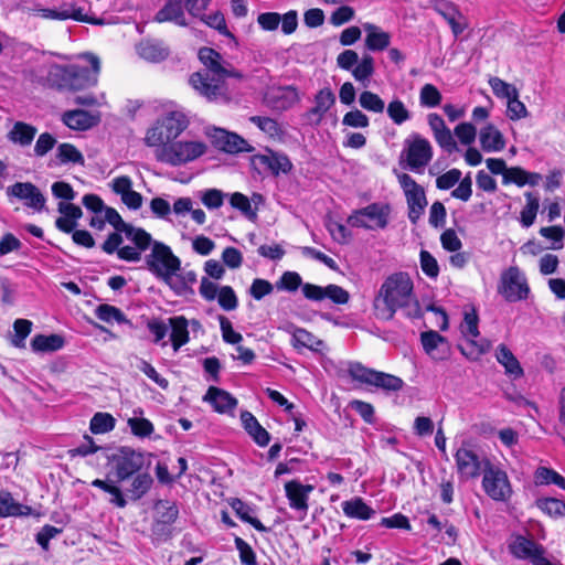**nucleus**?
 <instances>
[{"label":"nucleus","instance_id":"nucleus-59","mask_svg":"<svg viewBox=\"0 0 565 565\" xmlns=\"http://www.w3.org/2000/svg\"><path fill=\"white\" fill-rule=\"evenodd\" d=\"M202 20L211 28L218 31L220 34L235 40L234 34L227 29L224 15L221 12H215L206 17H202Z\"/></svg>","mask_w":565,"mask_h":565},{"label":"nucleus","instance_id":"nucleus-3","mask_svg":"<svg viewBox=\"0 0 565 565\" xmlns=\"http://www.w3.org/2000/svg\"><path fill=\"white\" fill-rule=\"evenodd\" d=\"M83 56L89 63L90 67L78 64H52L47 71V84L58 90L70 92H77L95 86L100 71V61L92 53H86Z\"/></svg>","mask_w":565,"mask_h":565},{"label":"nucleus","instance_id":"nucleus-13","mask_svg":"<svg viewBox=\"0 0 565 565\" xmlns=\"http://www.w3.org/2000/svg\"><path fill=\"white\" fill-rule=\"evenodd\" d=\"M458 472L463 478H477L490 461L476 450L466 446L460 447L455 455Z\"/></svg>","mask_w":565,"mask_h":565},{"label":"nucleus","instance_id":"nucleus-17","mask_svg":"<svg viewBox=\"0 0 565 565\" xmlns=\"http://www.w3.org/2000/svg\"><path fill=\"white\" fill-rule=\"evenodd\" d=\"M312 490V486L302 484L298 480H291L285 484L286 497L289 500V505L290 508L301 513L299 518L300 520H303V518L307 515L309 508L308 497Z\"/></svg>","mask_w":565,"mask_h":565},{"label":"nucleus","instance_id":"nucleus-53","mask_svg":"<svg viewBox=\"0 0 565 565\" xmlns=\"http://www.w3.org/2000/svg\"><path fill=\"white\" fill-rule=\"evenodd\" d=\"M96 317L107 323L116 321L118 323L127 322L122 311L110 305H99L95 310Z\"/></svg>","mask_w":565,"mask_h":565},{"label":"nucleus","instance_id":"nucleus-2","mask_svg":"<svg viewBox=\"0 0 565 565\" xmlns=\"http://www.w3.org/2000/svg\"><path fill=\"white\" fill-rule=\"evenodd\" d=\"M199 58L207 70L206 74L194 73L190 77V84L201 95L213 100L224 92V81L228 77L242 79L243 74L235 68L223 66L222 56L211 47H201Z\"/></svg>","mask_w":565,"mask_h":565},{"label":"nucleus","instance_id":"nucleus-6","mask_svg":"<svg viewBox=\"0 0 565 565\" xmlns=\"http://www.w3.org/2000/svg\"><path fill=\"white\" fill-rule=\"evenodd\" d=\"M188 118L181 111H170L148 129L143 141H174L188 127Z\"/></svg>","mask_w":565,"mask_h":565},{"label":"nucleus","instance_id":"nucleus-33","mask_svg":"<svg viewBox=\"0 0 565 565\" xmlns=\"http://www.w3.org/2000/svg\"><path fill=\"white\" fill-rule=\"evenodd\" d=\"M495 356L498 362L504 366L508 374L515 379L523 375V370L519 361L507 345L500 344L497 349Z\"/></svg>","mask_w":565,"mask_h":565},{"label":"nucleus","instance_id":"nucleus-9","mask_svg":"<svg viewBox=\"0 0 565 565\" xmlns=\"http://www.w3.org/2000/svg\"><path fill=\"white\" fill-rule=\"evenodd\" d=\"M111 460L118 482L140 473L145 466V455L129 447H121Z\"/></svg>","mask_w":565,"mask_h":565},{"label":"nucleus","instance_id":"nucleus-15","mask_svg":"<svg viewBox=\"0 0 565 565\" xmlns=\"http://www.w3.org/2000/svg\"><path fill=\"white\" fill-rule=\"evenodd\" d=\"M303 296L312 301H321L326 298L337 305H344L349 301V292L338 285L330 284L326 287L306 282L302 286Z\"/></svg>","mask_w":565,"mask_h":565},{"label":"nucleus","instance_id":"nucleus-32","mask_svg":"<svg viewBox=\"0 0 565 565\" xmlns=\"http://www.w3.org/2000/svg\"><path fill=\"white\" fill-rule=\"evenodd\" d=\"M30 508L17 502L8 491H0V518L28 515Z\"/></svg>","mask_w":565,"mask_h":565},{"label":"nucleus","instance_id":"nucleus-63","mask_svg":"<svg viewBox=\"0 0 565 565\" xmlns=\"http://www.w3.org/2000/svg\"><path fill=\"white\" fill-rule=\"evenodd\" d=\"M225 194L218 189H209L202 193L201 201L210 210L223 205Z\"/></svg>","mask_w":565,"mask_h":565},{"label":"nucleus","instance_id":"nucleus-44","mask_svg":"<svg viewBox=\"0 0 565 565\" xmlns=\"http://www.w3.org/2000/svg\"><path fill=\"white\" fill-rule=\"evenodd\" d=\"M36 128L23 121H17L8 134L9 141H33Z\"/></svg>","mask_w":565,"mask_h":565},{"label":"nucleus","instance_id":"nucleus-20","mask_svg":"<svg viewBox=\"0 0 565 565\" xmlns=\"http://www.w3.org/2000/svg\"><path fill=\"white\" fill-rule=\"evenodd\" d=\"M335 96L330 88L320 89L315 97V106L306 114L309 124H319L326 113L334 104Z\"/></svg>","mask_w":565,"mask_h":565},{"label":"nucleus","instance_id":"nucleus-64","mask_svg":"<svg viewBox=\"0 0 565 565\" xmlns=\"http://www.w3.org/2000/svg\"><path fill=\"white\" fill-rule=\"evenodd\" d=\"M235 547L237 548L241 562L244 565H257L256 555L247 542L241 537H236Z\"/></svg>","mask_w":565,"mask_h":565},{"label":"nucleus","instance_id":"nucleus-5","mask_svg":"<svg viewBox=\"0 0 565 565\" xmlns=\"http://www.w3.org/2000/svg\"><path fill=\"white\" fill-rule=\"evenodd\" d=\"M154 157L164 163L180 166L204 153V143H148Z\"/></svg>","mask_w":565,"mask_h":565},{"label":"nucleus","instance_id":"nucleus-14","mask_svg":"<svg viewBox=\"0 0 565 565\" xmlns=\"http://www.w3.org/2000/svg\"><path fill=\"white\" fill-rule=\"evenodd\" d=\"M250 164L259 173L269 171L275 175L288 173L292 168L287 156L274 152L268 148L266 149V153L253 156L250 158Z\"/></svg>","mask_w":565,"mask_h":565},{"label":"nucleus","instance_id":"nucleus-55","mask_svg":"<svg viewBox=\"0 0 565 565\" xmlns=\"http://www.w3.org/2000/svg\"><path fill=\"white\" fill-rule=\"evenodd\" d=\"M443 96L436 86L433 84H425L420 88L419 103L424 107H436L441 103Z\"/></svg>","mask_w":565,"mask_h":565},{"label":"nucleus","instance_id":"nucleus-38","mask_svg":"<svg viewBox=\"0 0 565 565\" xmlns=\"http://www.w3.org/2000/svg\"><path fill=\"white\" fill-rule=\"evenodd\" d=\"M438 13L449 24L456 38L459 36L468 26L465 18L455 7L448 8L447 10H438Z\"/></svg>","mask_w":565,"mask_h":565},{"label":"nucleus","instance_id":"nucleus-26","mask_svg":"<svg viewBox=\"0 0 565 565\" xmlns=\"http://www.w3.org/2000/svg\"><path fill=\"white\" fill-rule=\"evenodd\" d=\"M137 50L142 58L153 63L166 60L170 54L169 49L163 44V42L156 40L142 41L138 45Z\"/></svg>","mask_w":565,"mask_h":565},{"label":"nucleus","instance_id":"nucleus-8","mask_svg":"<svg viewBox=\"0 0 565 565\" xmlns=\"http://www.w3.org/2000/svg\"><path fill=\"white\" fill-rule=\"evenodd\" d=\"M478 315L472 309L465 312L463 321L460 326L462 335L466 338V344L460 347L461 353L471 360H477L480 355L487 353L491 348V342L487 339L476 340L479 337Z\"/></svg>","mask_w":565,"mask_h":565},{"label":"nucleus","instance_id":"nucleus-10","mask_svg":"<svg viewBox=\"0 0 565 565\" xmlns=\"http://www.w3.org/2000/svg\"><path fill=\"white\" fill-rule=\"evenodd\" d=\"M122 233L126 238L135 246H124L118 250V258L126 262H139L141 254L148 248H152L153 239L151 235L141 227L129 224Z\"/></svg>","mask_w":565,"mask_h":565},{"label":"nucleus","instance_id":"nucleus-50","mask_svg":"<svg viewBox=\"0 0 565 565\" xmlns=\"http://www.w3.org/2000/svg\"><path fill=\"white\" fill-rule=\"evenodd\" d=\"M535 482L537 484H556L565 490V478L558 472L546 467H540L535 472Z\"/></svg>","mask_w":565,"mask_h":565},{"label":"nucleus","instance_id":"nucleus-30","mask_svg":"<svg viewBox=\"0 0 565 565\" xmlns=\"http://www.w3.org/2000/svg\"><path fill=\"white\" fill-rule=\"evenodd\" d=\"M344 514L352 519L370 520L375 515V510L369 507L361 498H353L342 502Z\"/></svg>","mask_w":565,"mask_h":565},{"label":"nucleus","instance_id":"nucleus-41","mask_svg":"<svg viewBox=\"0 0 565 565\" xmlns=\"http://www.w3.org/2000/svg\"><path fill=\"white\" fill-rule=\"evenodd\" d=\"M230 204L233 209L238 210L249 221L257 218V207L250 205V200L241 192H234L230 195Z\"/></svg>","mask_w":565,"mask_h":565},{"label":"nucleus","instance_id":"nucleus-49","mask_svg":"<svg viewBox=\"0 0 565 565\" xmlns=\"http://www.w3.org/2000/svg\"><path fill=\"white\" fill-rule=\"evenodd\" d=\"M204 135L207 139H210V141H246L236 132H232L216 126H205Z\"/></svg>","mask_w":565,"mask_h":565},{"label":"nucleus","instance_id":"nucleus-62","mask_svg":"<svg viewBox=\"0 0 565 565\" xmlns=\"http://www.w3.org/2000/svg\"><path fill=\"white\" fill-rule=\"evenodd\" d=\"M527 115L525 105L519 99V92L507 100V116L512 119L524 118Z\"/></svg>","mask_w":565,"mask_h":565},{"label":"nucleus","instance_id":"nucleus-35","mask_svg":"<svg viewBox=\"0 0 565 565\" xmlns=\"http://www.w3.org/2000/svg\"><path fill=\"white\" fill-rule=\"evenodd\" d=\"M230 505L242 521L249 523L254 529H256L259 532L268 531V529L264 526L258 519L252 515L253 509L248 504L243 502L241 499H231Z\"/></svg>","mask_w":565,"mask_h":565},{"label":"nucleus","instance_id":"nucleus-29","mask_svg":"<svg viewBox=\"0 0 565 565\" xmlns=\"http://www.w3.org/2000/svg\"><path fill=\"white\" fill-rule=\"evenodd\" d=\"M196 273L194 270L180 269L175 276H171L170 282L167 285L178 295L184 296L193 292L191 286L196 282Z\"/></svg>","mask_w":565,"mask_h":565},{"label":"nucleus","instance_id":"nucleus-43","mask_svg":"<svg viewBox=\"0 0 565 565\" xmlns=\"http://www.w3.org/2000/svg\"><path fill=\"white\" fill-rule=\"evenodd\" d=\"M292 344L295 348H307L312 351H319L323 342L305 329H296L292 334Z\"/></svg>","mask_w":565,"mask_h":565},{"label":"nucleus","instance_id":"nucleus-11","mask_svg":"<svg viewBox=\"0 0 565 565\" xmlns=\"http://www.w3.org/2000/svg\"><path fill=\"white\" fill-rule=\"evenodd\" d=\"M482 487L486 493L495 501H507L512 494L507 473L491 463H487L483 470Z\"/></svg>","mask_w":565,"mask_h":565},{"label":"nucleus","instance_id":"nucleus-18","mask_svg":"<svg viewBox=\"0 0 565 565\" xmlns=\"http://www.w3.org/2000/svg\"><path fill=\"white\" fill-rule=\"evenodd\" d=\"M154 21L158 23L171 22L178 26H188L182 0H167L163 7L156 13Z\"/></svg>","mask_w":565,"mask_h":565},{"label":"nucleus","instance_id":"nucleus-31","mask_svg":"<svg viewBox=\"0 0 565 565\" xmlns=\"http://www.w3.org/2000/svg\"><path fill=\"white\" fill-rule=\"evenodd\" d=\"M188 324L189 322L183 316L169 319V326L172 329L170 338L174 351H178L182 345L189 342Z\"/></svg>","mask_w":565,"mask_h":565},{"label":"nucleus","instance_id":"nucleus-21","mask_svg":"<svg viewBox=\"0 0 565 565\" xmlns=\"http://www.w3.org/2000/svg\"><path fill=\"white\" fill-rule=\"evenodd\" d=\"M203 401L210 403L217 413L232 412L237 405V399L232 394L215 386L209 387Z\"/></svg>","mask_w":565,"mask_h":565},{"label":"nucleus","instance_id":"nucleus-47","mask_svg":"<svg viewBox=\"0 0 565 565\" xmlns=\"http://www.w3.org/2000/svg\"><path fill=\"white\" fill-rule=\"evenodd\" d=\"M390 119L395 125H402L411 118V113L401 99H393L386 107Z\"/></svg>","mask_w":565,"mask_h":565},{"label":"nucleus","instance_id":"nucleus-36","mask_svg":"<svg viewBox=\"0 0 565 565\" xmlns=\"http://www.w3.org/2000/svg\"><path fill=\"white\" fill-rule=\"evenodd\" d=\"M152 478L147 472H140L136 475L130 483V487L127 489V494L134 501L141 499L151 488Z\"/></svg>","mask_w":565,"mask_h":565},{"label":"nucleus","instance_id":"nucleus-54","mask_svg":"<svg viewBox=\"0 0 565 565\" xmlns=\"http://www.w3.org/2000/svg\"><path fill=\"white\" fill-rule=\"evenodd\" d=\"M57 158L61 163L84 164V157L72 143H61L57 149Z\"/></svg>","mask_w":565,"mask_h":565},{"label":"nucleus","instance_id":"nucleus-52","mask_svg":"<svg viewBox=\"0 0 565 565\" xmlns=\"http://www.w3.org/2000/svg\"><path fill=\"white\" fill-rule=\"evenodd\" d=\"M537 507L553 518L565 516V502L556 498H543L536 501Z\"/></svg>","mask_w":565,"mask_h":565},{"label":"nucleus","instance_id":"nucleus-45","mask_svg":"<svg viewBox=\"0 0 565 565\" xmlns=\"http://www.w3.org/2000/svg\"><path fill=\"white\" fill-rule=\"evenodd\" d=\"M420 340L423 348L427 354L433 356L434 359H441V356L436 354V351L439 345L446 343V339L440 335L437 331H426L420 334Z\"/></svg>","mask_w":565,"mask_h":565},{"label":"nucleus","instance_id":"nucleus-19","mask_svg":"<svg viewBox=\"0 0 565 565\" xmlns=\"http://www.w3.org/2000/svg\"><path fill=\"white\" fill-rule=\"evenodd\" d=\"M100 121L99 111L75 109L63 115V122L73 130H87Z\"/></svg>","mask_w":565,"mask_h":565},{"label":"nucleus","instance_id":"nucleus-37","mask_svg":"<svg viewBox=\"0 0 565 565\" xmlns=\"http://www.w3.org/2000/svg\"><path fill=\"white\" fill-rule=\"evenodd\" d=\"M374 58L370 54H364L362 58L355 64L351 71L355 81L362 83L364 86L370 82L374 74Z\"/></svg>","mask_w":565,"mask_h":565},{"label":"nucleus","instance_id":"nucleus-48","mask_svg":"<svg viewBox=\"0 0 565 565\" xmlns=\"http://www.w3.org/2000/svg\"><path fill=\"white\" fill-rule=\"evenodd\" d=\"M348 373L354 381L372 385L376 371L369 369L359 362H350L348 366Z\"/></svg>","mask_w":565,"mask_h":565},{"label":"nucleus","instance_id":"nucleus-28","mask_svg":"<svg viewBox=\"0 0 565 565\" xmlns=\"http://www.w3.org/2000/svg\"><path fill=\"white\" fill-rule=\"evenodd\" d=\"M364 30L367 32L365 38V46L367 50L376 52L384 51L390 46L391 35L381 31L374 24L366 23L364 24Z\"/></svg>","mask_w":565,"mask_h":565},{"label":"nucleus","instance_id":"nucleus-7","mask_svg":"<svg viewBox=\"0 0 565 565\" xmlns=\"http://www.w3.org/2000/svg\"><path fill=\"white\" fill-rule=\"evenodd\" d=\"M391 207L383 203H372L355 210L348 217L349 225L370 231L383 230L388 224Z\"/></svg>","mask_w":565,"mask_h":565},{"label":"nucleus","instance_id":"nucleus-51","mask_svg":"<svg viewBox=\"0 0 565 565\" xmlns=\"http://www.w3.org/2000/svg\"><path fill=\"white\" fill-rule=\"evenodd\" d=\"M115 427V418L108 413H96L90 419L89 429L93 434H105Z\"/></svg>","mask_w":565,"mask_h":565},{"label":"nucleus","instance_id":"nucleus-4","mask_svg":"<svg viewBox=\"0 0 565 565\" xmlns=\"http://www.w3.org/2000/svg\"><path fill=\"white\" fill-rule=\"evenodd\" d=\"M147 268L166 285L170 282L171 276H175L181 269V260L171 248L161 242H153L150 254L145 258Z\"/></svg>","mask_w":565,"mask_h":565},{"label":"nucleus","instance_id":"nucleus-24","mask_svg":"<svg viewBox=\"0 0 565 565\" xmlns=\"http://www.w3.org/2000/svg\"><path fill=\"white\" fill-rule=\"evenodd\" d=\"M60 13L66 14L67 17H63V21L74 20L77 22H84L93 25L103 24V20L89 15L85 12L83 7L77 6L75 1H64L57 7Z\"/></svg>","mask_w":565,"mask_h":565},{"label":"nucleus","instance_id":"nucleus-23","mask_svg":"<svg viewBox=\"0 0 565 565\" xmlns=\"http://www.w3.org/2000/svg\"><path fill=\"white\" fill-rule=\"evenodd\" d=\"M431 156L429 143H409L406 152L407 166L413 171H419L428 164Z\"/></svg>","mask_w":565,"mask_h":565},{"label":"nucleus","instance_id":"nucleus-61","mask_svg":"<svg viewBox=\"0 0 565 565\" xmlns=\"http://www.w3.org/2000/svg\"><path fill=\"white\" fill-rule=\"evenodd\" d=\"M128 426L130 427V429L135 436H138L141 438L149 437L153 433L152 423L143 417L129 418Z\"/></svg>","mask_w":565,"mask_h":565},{"label":"nucleus","instance_id":"nucleus-27","mask_svg":"<svg viewBox=\"0 0 565 565\" xmlns=\"http://www.w3.org/2000/svg\"><path fill=\"white\" fill-rule=\"evenodd\" d=\"M241 420L243 427L253 437L256 444L262 447L269 444L270 436L268 431L259 425L258 420L252 413L247 411L242 412Z\"/></svg>","mask_w":565,"mask_h":565},{"label":"nucleus","instance_id":"nucleus-16","mask_svg":"<svg viewBox=\"0 0 565 565\" xmlns=\"http://www.w3.org/2000/svg\"><path fill=\"white\" fill-rule=\"evenodd\" d=\"M8 196H14L35 211H42L45 206V198L42 192L30 182H17L7 188Z\"/></svg>","mask_w":565,"mask_h":565},{"label":"nucleus","instance_id":"nucleus-60","mask_svg":"<svg viewBox=\"0 0 565 565\" xmlns=\"http://www.w3.org/2000/svg\"><path fill=\"white\" fill-rule=\"evenodd\" d=\"M217 301L221 308L226 311L235 310L238 306V299L231 286H223L220 288Z\"/></svg>","mask_w":565,"mask_h":565},{"label":"nucleus","instance_id":"nucleus-22","mask_svg":"<svg viewBox=\"0 0 565 565\" xmlns=\"http://www.w3.org/2000/svg\"><path fill=\"white\" fill-rule=\"evenodd\" d=\"M179 516V509L174 502L160 500L154 504V532H163V526L173 524Z\"/></svg>","mask_w":565,"mask_h":565},{"label":"nucleus","instance_id":"nucleus-40","mask_svg":"<svg viewBox=\"0 0 565 565\" xmlns=\"http://www.w3.org/2000/svg\"><path fill=\"white\" fill-rule=\"evenodd\" d=\"M524 195L526 199V204L521 211L520 221L522 226L530 227L531 225H533L536 218V214L540 209V200L539 196L534 195L531 192H526Z\"/></svg>","mask_w":565,"mask_h":565},{"label":"nucleus","instance_id":"nucleus-12","mask_svg":"<svg viewBox=\"0 0 565 565\" xmlns=\"http://www.w3.org/2000/svg\"><path fill=\"white\" fill-rule=\"evenodd\" d=\"M499 292L509 302H516L529 297L530 287L526 278L518 267H510L502 275Z\"/></svg>","mask_w":565,"mask_h":565},{"label":"nucleus","instance_id":"nucleus-39","mask_svg":"<svg viewBox=\"0 0 565 565\" xmlns=\"http://www.w3.org/2000/svg\"><path fill=\"white\" fill-rule=\"evenodd\" d=\"M372 386L382 388L388 392H397L403 388L404 382L401 377L393 374L376 371Z\"/></svg>","mask_w":565,"mask_h":565},{"label":"nucleus","instance_id":"nucleus-57","mask_svg":"<svg viewBox=\"0 0 565 565\" xmlns=\"http://www.w3.org/2000/svg\"><path fill=\"white\" fill-rule=\"evenodd\" d=\"M488 83H489L493 94L498 98L508 100L510 97L514 96V94L516 92H519L515 86H513L512 84H509V83L504 82L503 79L495 77V76L490 77Z\"/></svg>","mask_w":565,"mask_h":565},{"label":"nucleus","instance_id":"nucleus-42","mask_svg":"<svg viewBox=\"0 0 565 565\" xmlns=\"http://www.w3.org/2000/svg\"><path fill=\"white\" fill-rule=\"evenodd\" d=\"M428 125L434 132L436 141H455L450 129L446 126L445 120L438 114H429L427 116Z\"/></svg>","mask_w":565,"mask_h":565},{"label":"nucleus","instance_id":"nucleus-56","mask_svg":"<svg viewBox=\"0 0 565 565\" xmlns=\"http://www.w3.org/2000/svg\"><path fill=\"white\" fill-rule=\"evenodd\" d=\"M305 284H302L301 276L296 271H285L279 280L276 282V288L278 290H286L289 292H295L299 287L302 288Z\"/></svg>","mask_w":565,"mask_h":565},{"label":"nucleus","instance_id":"nucleus-25","mask_svg":"<svg viewBox=\"0 0 565 565\" xmlns=\"http://www.w3.org/2000/svg\"><path fill=\"white\" fill-rule=\"evenodd\" d=\"M511 553L518 558H534L544 554V548L532 540L518 536L510 545Z\"/></svg>","mask_w":565,"mask_h":565},{"label":"nucleus","instance_id":"nucleus-1","mask_svg":"<svg viewBox=\"0 0 565 565\" xmlns=\"http://www.w3.org/2000/svg\"><path fill=\"white\" fill-rule=\"evenodd\" d=\"M401 310L409 319L423 317L418 300L414 295V285L407 273H394L386 277L373 300L374 316L390 321Z\"/></svg>","mask_w":565,"mask_h":565},{"label":"nucleus","instance_id":"nucleus-58","mask_svg":"<svg viewBox=\"0 0 565 565\" xmlns=\"http://www.w3.org/2000/svg\"><path fill=\"white\" fill-rule=\"evenodd\" d=\"M14 337L11 340V343L17 348H24V340L30 334L32 329V322L26 319H17L13 323Z\"/></svg>","mask_w":565,"mask_h":565},{"label":"nucleus","instance_id":"nucleus-34","mask_svg":"<svg viewBox=\"0 0 565 565\" xmlns=\"http://www.w3.org/2000/svg\"><path fill=\"white\" fill-rule=\"evenodd\" d=\"M64 345L63 337L58 334H38L31 341V348L34 352H54Z\"/></svg>","mask_w":565,"mask_h":565},{"label":"nucleus","instance_id":"nucleus-46","mask_svg":"<svg viewBox=\"0 0 565 565\" xmlns=\"http://www.w3.org/2000/svg\"><path fill=\"white\" fill-rule=\"evenodd\" d=\"M360 106L372 113L381 114L385 109L384 100L375 93L370 90H364L359 96Z\"/></svg>","mask_w":565,"mask_h":565}]
</instances>
